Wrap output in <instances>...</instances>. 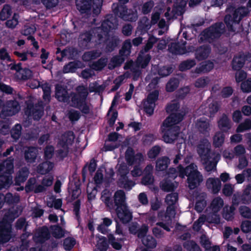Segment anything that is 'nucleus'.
<instances>
[{"mask_svg":"<svg viewBox=\"0 0 251 251\" xmlns=\"http://www.w3.org/2000/svg\"><path fill=\"white\" fill-rule=\"evenodd\" d=\"M214 67L213 64L212 62H202L201 64V66L197 68L196 69V71L198 73H200L201 72H209L211 69H213Z\"/></svg>","mask_w":251,"mask_h":251,"instance_id":"nucleus-48","label":"nucleus"},{"mask_svg":"<svg viewBox=\"0 0 251 251\" xmlns=\"http://www.w3.org/2000/svg\"><path fill=\"white\" fill-rule=\"evenodd\" d=\"M178 185L177 182H172L170 180H165L162 182V189L167 192L173 191Z\"/></svg>","mask_w":251,"mask_h":251,"instance_id":"nucleus-46","label":"nucleus"},{"mask_svg":"<svg viewBox=\"0 0 251 251\" xmlns=\"http://www.w3.org/2000/svg\"><path fill=\"white\" fill-rule=\"evenodd\" d=\"M178 85V81L177 79H171L166 85V90L168 92L174 91Z\"/></svg>","mask_w":251,"mask_h":251,"instance_id":"nucleus-64","label":"nucleus"},{"mask_svg":"<svg viewBox=\"0 0 251 251\" xmlns=\"http://www.w3.org/2000/svg\"><path fill=\"white\" fill-rule=\"evenodd\" d=\"M246 56L244 54H240L236 56L232 61V69L234 70H240L244 66Z\"/></svg>","mask_w":251,"mask_h":251,"instance_id":"nucleus-31","label":"nucleus"},{"mask_svg":"<svg viewBox=\"0 0 251 251\" xmlns=\"http://www.w3.org/2000/svg\"><path fill=\"white\" fill-rule=\"evenodd\" d=\"M224 204V202L223 200L221 198L217 197L213 199L212 201L210 209L213 213L215 214L221 209Z\"/></svg>","mask_w":251,"mask_h":251,"instance_id":"nucleus-33","label":"nucleus"},{"mask_svg":"<svg viewBox=\"0 0 251 251\" xmlns=\"http://www.w3.org/2000/svg\"><path fill=\"white\" fill-rule=\"evenodd\" d=\"M140 65L138 62L134 63L132 61H128L124 66L125 69H130L134 75V77L138 76L140 75L139 66Z\"/></svg>","mask_w":251,"mask_h":251,"instance_id":"nucleus-38","label":"nucleus"},{"mask_svg":"<svg viewBox=\"0 0 251 251\" xmlns=\"http://www.w3.org/2000/svg\"><path fill=\"white\" fill-rule=\"evenodd\" d=\"M12 14V10L10 6L8 5H4L0 13V19L2 21L8 18Z\"/></svg>","mask_w":251,"mask_h":251,"instance_id":"nucleus-52","label":"nucleus"},{"mask_svg":"<svg viewBox=\"0 0 251 251\" xmlns=\"http://www.w3.org/2000/svg\"><path fill=\"white\" fill-rule=\"evenodd\" d=\"M129 76L130 74L129 72H127L123 75H120L119 77H118L115 80L114 82L115 83V86L112 89V90L115 91L117 89H118L120 86V85L122 84V83L123 82L124 80L126 78L129 77Z\"/></svg>","mask_w":251,"mask_h":251,"instance_id":"nucleus-61","label":"nucleus"},{"mask_svg":"<svg viewBox=\"0 0 251 251\" xmlns=\"http://www.w3.org/2000/svg\"><path fill=\"white\" fill-rule=\"evenodd\" d=\"M225 26L223 23H218L204 30L200 35L201 40H206L209 42L218 38L224 33Z\"/></svg>","mask_w":251,"mask_h":251,"instance_id":"nucleus-6","label":"nucleus"},{"mask_svg":"<svg viewBox=\"0 0 251 251\" xmlns=\"http://www.w3.org/2000/svg\"><path fill=\"white\" fill-rule=\"evenodd\" d=\"M196 126L201 132L204 134L208 132L210 130L209 122L205 118H201L198 119L196 123Z\"/></svg>","mask_w":251,"mask_h":251,"instance_id":"nucleus-27","label":"nucleus"},{"mask_svg":"<svg viewBox=\"0 0 251 251\" xmlns=\"http://www.w3.org/2000/svg\"><path fill=\"white\" fill-rule=\"evenodd\" d=\"M21 107L16 100H9L6 102V109H3L0 113V117L6 119L7 117L12 116L19 112Z\"/></svg>","mask_w":251,"mask_h":251,"instance_id":"nucleus-9","label":"nucleus"},{"mask_svg":"<svg viewBox=\"0 0 251 251\" xmlns=\"http://www.w3.org/2000/svg\"><path fill=\"white\" fill-rule=\"evenodd\" d=\"M206 186L213 193L216 194L221 189V182L218 178L210 177L206 180Z\"/></svg>","mask_w":251,"mask_h":251,"instance_id":"nucleus-20","label":"nucleus"},{"mask_svg":"<svg viewBox=\"0 0 251 251\" xmlns=\"http://www.w3.org/2000/svg\"><path fill=\"white\" fill-rule=\"evenodd\" d=\"M229 14L225 18V22L229 31L238 32L242 30L240 22L242 18L247 16L249 10L245 7L237 8H230L227 9Z\"/></svg>","mask_w":251,"mask_h":251,"instance_id":"nucleus-3","label":"nucleus"},{"mask_svg":"<svg viewBox=\"0 0 251 251\" xmlns=\"http://www.w3.org/2000/svg\"><path fill=\"white\" fill-rule=\"evenodd\" d=\"M9 66L10 67V69L15 70L17 71L16 75L20 79H27L30 78L32 75L31 71L27 68H22L21 63L17 65L11 64Z\"/></svg>","mask_w":251,"mask_h":251,"instance_id":"nucleus-17","label":"nucleus"},{"mask_svg":"<svg viewBox=\"0 0 251 251\" xmlns=\"http://www.w3.org/2000/svg\"><path fill=\"white\" fill-rule=\"evenodd\" d=\"M218 126L221 130L226 131L231 128V123L228 117L223 115L218 121Z\"/></svg>","mask_w":251,"mask_h":251,"instance_id":"nucleus-34","label":"nucleus"},{"mask_svg":"<svg viewBox=\"0 0 251 251\" xmlns=\"http://www.w3.org/2000/svg\"><path fill=\"white\" fill-rule=\"evenodd\" d=\"M88 94L86 87L79 86L76 88V93L72 98L73 106L79 108L83 113L89 112V106L86 103V99Z\"/></svg>","mask_w":251,"mask_h":251,"instance_id":"nucleus-5","label":"nucleus"},{"mask_svg":"<svg viewBox=\"0 0 251 251\" xmlns=\"http://www.w3.org/2000/svg\"><path fill=\"white\" fill-rule=\"evenodd\" d=\"M221 158V155L218 153L213 152L210 156L206 157L205 159H201L204 166V169L207 172H211L216 169L217 163Z\"/></svg>","mask_w":251,"mask_h":251,"instance_id":"nucleus-12","label":"nucleus"},{"mask_svg":"<svg viewBox=\"0 0 251 251\" xmlns=\"http://www.w3.org/2000/svg\"><path fill=\"white\" fill-rule=\"evenodd\" d=\"M179 105L176 101H173L168 105L166 111L170 114L169 117L173 116L172 120L176 119L178 116H182V120L183 118V114L179 110Z\"/></svg>","mask_w":251,"mask_h":251,"instance_id":"nucleus-21","label":"nucleus"},{"mask_svg":"<svg viewBox=\"0 0 251 251\" xmlns=\"http://www.w3.org/2000/svg\"><path fill=\"white\" fill-rule=\"evenodd\" d=\"M196 65V62L194 60H188L182 62L179 65V69L181 71L191 69Z\"/></svg>","mask_w":251,"mask_h":251,"instance_id":"nucleus-59","label":"nucleus"},{"mask_svg":"<svg viewBox=\"0 0 251 251\" xmlns=\"http://www.w3.org/2000/svg\"><path fill=\"white\" fill-rule=\"evenodd\" d=\"M169 158L166 156H163L157 159L156 163L155 169L157 171H163L165 170L170 163Z\"/></svg>","mask_w":251,"mask_h":251,"instance_id":"nucleus-36","label":"nucleus"},{"mask_svg":"<svg viewBox=\"0 0 251 251\" xmlns=\"http://www.w3.org/2000/svg\"><path fill=\"white\" fill-rule=\"evenodd\" d=\"M25 114L29 117H31L35 120H39L43 114V107L42 104L35 105L32 107H28L25 111Z\"/></svg>","mask_w":251,"mask_h":251,"instance_id":"nucleus-19","label":"nucleus"},{"mask_svg":"<svg viewBox=\"0 0 251 251\" xmlns=\"http://www.w3.org/2000/svg\"><path fill=\"white\" fill-rule=\"evenodd\" d=\"M250 129H251V120L247 119L239 125L237 128L236 131L237 132H242Z\"/></svg>","mask_w":251,"mask_h":251,"instance_id":"nucleus-55","label":"nucleus"},{"mask_svg":"<svg viewBox=\"0 0 251 251\" xmlns=\"http://www.w3.org/2000/svg\"><path fill=\"white\" fill-rule=\"evenodd\" d=\"M173 116L167 117L163 122L161 130L163 133V141L172 144L176 141L179 133V127L176 125L182 121V116H178L176 119L172 120Z\"/></svg>","mask_w":251,"mask_h":251,"instance_id":"nucleus-2","label":"nucleus"},{"mask_svg":"<svg viewBox=\"0 0 251 251\" xmlns=\"http://www.w3.org/2000/svg\"><path fill=\"white\" fill-rule=\"evenodd\" d=\"M56 98L60 101L66 102L69 100V95L66 90L61 86H56Z\"/></svg>","mask_w":251,"mask_h":251,"instance_id":"nucleus-32","label":"nucleus"},{"mask_svg":"<svg viewBox=\"0 0 251 251\" xmlns=\"http://www.w3.org/2000/svg\"><path fill=\"white\" fill-rule=\"evenodd\" d=\"M211 144L207 139H203L199 144L197 151L201 159H205L206 157L210 156Z\"/></svg>","mask_w":251,"mask_h":251,"instance_id":"nucleus-13","label":"nucleus"},{"mask_svg":"<svg viewBox=\"0 0 251 251\" xmlns=\"http://www.w3.org/2000/svg\"><path fill=\"white\" fill-rule=\"evenodd\" d=\"M97 246L100 251H106L108 246L106 238L102 236L100 237L97 241Z\"/></svg>","mask_w":251,"mask_h":251,"instance_id":"nucleus-60","label":"nucleus"},{"mask_svg":"<svg viewBox=\"0 0 251 251\" xmlns=\"http://www.w3.org/2000/svg\"><path fill=\"white\" fill-rule=\"evenodd\" d=\"M206 195L204 193L201 194V199L197 200L196 205L195 209L199 212H201L205 208L206 203L204 200Z\"/></svg>","mask_w":251,"mask_h":251,"instance_id":"nucleus-54","label":"nucleus"},{"mask_svg":"<svg viewBox=\"0 0 251 251\" xmlns=\"http://www.w3.org/2000/svg\"><path fill=\"white\" fill-rule=\"evenodd\" d=\"M210 51L211 49L209 46L201 47L196 50V57L199 60L205 59L209 56Z\"/></svg>","mask_w":251,"mask_h":251,"instance_id":"nucleus-35","label":"nucleus"},{"mask_svg":"<svg viewBox=\"0 0 251 251\" xmlns=\"http://www.w3.org/2000/svg\"><path fill=\"white\" fill-rule=\"evenodd\" d=\"M116 212L118 218L123 223L129 222L132 218V212L126 205L122 207H117Z\"/></svg>","mask_w":251,"mask_h":251,"instance_id":"nucleus-16","label":"nucleus"},{"mask_svg":"<svg viewBox=\"0 0 251 251\" xmlns=\"http://www.w3.org/2000/svg\"><path fill=\"white\" fill-rule=\"evenodd\" d=\"M188 0H175L174 9L171 11V8L168 7L165 13V16L168 20L181 15L184 11V7Z\"/></svg>","mask_w":251,"mask_h":251,"instance_id":"nucleus-8","label":"nucleus"},{"mask_svg":"<svg viewBox=\"0 0 251 251\" xmlns=\"http://www.w3.org/2000/svg\"><path fill=\"white\" fill-rule=\"evenodd\" d=\"M12 220V217H6L0 222V242H6L11 237V225L7 219Z\"/></svg>","mask_w":251,"mask_h":251,"instance_id":"nucleus-11","label":"nucleus"},{"mask_svg":"<svg viewBox=\"0 0 251 251\" xmlns=\"http://www.w3.org/2000/svg\"><path fill=\"white\" fill-rule=\"evenodd\" d=\"M12 183V177L11 175H3L0 176V190L7 188Z\"/></svg>","mask_w":251,"mask_h":251,"instance_id":"nucleus-40","label":"nucleus"},{"mask_svg":"<svg viewBox=\"0 0 251 251\" xmlns=\"http://www.w3.org/2000/svg\"><path fill=\"white\" fill-rule=\"evenodd\" d=\"M104 171V168H100L96 172L94 179L97 184H101L103 180V172Z\"/></svg>","mask_w":251,"mask_h":251,"instance_id":"nucleus-63","label":"nucleus"},{"mask_svg":"<svg viewBox=\"0 0 251 251\" xmlns=\"http://www.w3.org/2000/svg\"><path fill=\"white\" fill-rule=\"evenodd\" d=\"M240 201L244 204H250L251 202V186H248L240 196Z\"/></svg>","mask_w":251,"mask_h":251,"instance_id":"nucleus-39","label":"nucleus"},{"mask_svg":"<svg viewBox=\"0 0 251 251\" xmlns=\"http://www.w3.org/2000/svg\"><path fill=\"white\" fill-rule=\"evenodd\" d=\"M178 200V196L176 193H171L167 195L165 202L168 206H176V204Z\"/></svg>","mask_w":251,"mask_h":251,"instance_id":"nucleus-49","label":"nucleus"},{"mask_svg":"<svg viewBox=\"0 0 251 251\" xmlns=\"http://www.w3.org/2000/svg\"><path fill=\"white\" fill-rule=\"evenodd\" d=\"M107 63V59L106 58H101L98 61L94 62L92 65V69L95 70H100L103 69L106 65Z\"/></svg>","mask_w":251,"mask_h":251,"instance_id":"nucleus-53","label":"nucleus"},{"mask_svg":"<svg viewBox=\"0 0 251 251\" xmlns=\"http://www.w3.org/2000/svg\"><path fill=\"white\" fill-rule=\"evenodd\" d=\"M118 23L115 18L111 17L103 21L101 27L93 28L89 32L80 35L79 45L82 48L92 47L100 44L106 37L108 31L117 28Z\"/></svg>","mask_w":251,"mask_h":251,"instance_id":"nucleus-1","label":"nucleus"},{"mask_svg":"<svg viewBox=\"0 0 251 251\" xmlns=\"http://www.w3.org/2000/svg\"><path fill=\"white\" fill-rule=\"evenodd\" d=\"M119 183L121 187L127 190H130L135 184L134 182L128 179L126 176H123L121 177Z\"/></svg>","mask_w":251,"mask_h":251,"instance_id":"nucleus-41","label":"nucleus"},{"mask_svg":"<svg viewBox=\"0 0 251 251\" xmlns=\"http://www.w3.org/2000/svg\"><path fill=\"white\" fill-rule=\"evenodd\" d=\"M36 28L34 25H25V26L23 30H22V34L24 35L28 36L27 39L31 40V43L33 46L36 49H38L39 46H38L37 42L35 40V39L32 36L30 35L35 32Z\"/></svg>","mask_w":251,"mask_h":251,"instance_id":"nucleus-26","label":"nucleus"},{"mask_svg":"<svg viewBox=\"0 0 251 251\" xmlns=\"http://www.w3.org/2000/svg\"><path fill=\"white\" fill-rule=\"evenodd\" d=\"M100 52L99 51H91L85 52L82 56L83 59L85 61H89L92 59H95L100 56Z\"/></svg>","mask_w":251,"mask_h":251,"instance_id":"nucleus-50","label":"nucleus"},{"mask_svg":"<svg viewBox=\"0 0 251 251\" xmlns=\"http://www.w3.org/2000/svg\"><path fill=\"white\" fill-rule=\"evenodd\" d=\"M120 17L125 21H135L137 19V13L136 10L128 9L126 6L119 8Z\"/></svg>","mask_w":251,"mask_h":251,"instance_id":"nucleus-18","label":"nucleus"},{"mask_svg":"<svg viewBox=\"0 0 251 251\" xmlns=\"http://www.w3.org/2000/svg\"><path fill=\"white\" fill-rule=\"evenodd\" d=\"M75 137L72 131H68L63 134L57 145V152L61 158L65 157L69 151V147L74 141Z\"/></svg>","mask_w":251,"mask_h":251,"instance_id":"nucleus-7","label":"nucleus"},{"mask_svg":"<svg viewBox=\"0 0 251 251\" xmlns=\"http://www.w3.org/2000/svg\"><path fill=\"white\" fill-rule=\"evenodd\" d=\"M176 206H168L167 208L166 215L165 216L164 220L166 221V223L163 222H158L156 223V225L162 227L165 230L169 231L170 230L169 226L170 224L171 223L172 219L175 217L176 215Z\"/></svg>","mask_w":251,"mask_h":251,"instance_id":"nucleus-15","label":"nucleus"},{"mask_svg":"<svg viewBox=\"0 0 251 251\" xmlns=\"http://www.w3.org/2000/svg\"><path fill=\"white\" fill-rule=\"evenodd\" d=\"M115 204L117 207L126 205V196L124 191L120 190L117 191L114 196Z\"/></svg>","mask_w":251,"mask_h":251,"instance_id":"nucleus-29","label":"nucleus"},{"mask_svg":"<svg viewBox=\"0 0 251 251\" xmlns=\"http://www.w3.org/2000/svg\"><path fill=\"white\" fill-rule=\"evenodd\" d=\"M42 88L44 92L43 99L46 103H48L50 99V87L48 84H44Z\"/></svg>","mask_w":251,"mask_h":251,"instance_id":"nucleus-56","label":"nucleus"},{"mask_svg":"<svg viewBox=\"0 0 251 251\" xmlns=\"http://www.w3.org/2000/svg\"><path fill=\"white\" fill-rule=\"evenodd\" d=\"M178 169L179 176L181 177L187 176L188 187L191 189L197 187L203 180L202 175L198 170L197 166L194 163H191L185 169L180 165Z\"/></svg>","mask_w":251,"mask_h":251,"instance_id":"nucleus-4","label":"nucleus"},{"mask_svg":"<svg viewBox=\"0 0 251 251\" xmlns=\"http://www.w3.org/2000/svg\"><path fill=\"white\" fill-rule=\"evenodd\" d=\"M208 105H202L199 109V112H201L202 114L209 115L212 116L219 110V105L216 101L209 99L207 101Z\"/></svg>","mask_w":251,"mask_h":251,"instance_id":"nucleus-14","label":"nucleus"},{"mask_svg":"<svg viewBox=\"0 0 251 251\" xmlns=\"http://www.w3.org/2000/svg\"><path fill=\"white\" fill-rule=\"evenodd\" d=\"M54 168V164L50 161H45L37 167V171L42 175L50 173Z\"/></svg>","mask_w":251,"mask_h":251,"instance_id":"nucleus-30","label":"nucleus"},{"mask_svg":"<svg viewBox=\"0 0 251 251\" xmlns=\"http://www.w3.org/2000/svg\"><path fill=\"white\" fill-rule=\"evenodd\" d=\"M125 57L121 56H115L112 57L108 64V68L113 69L116 67L120 66L124 61Z\"/></svg>","mask_w":251,"mask_h":251,"instance_id":"nucleus-43","label":"nucleus"},{"mask_svg":"<svg viewBox=\"0 0 251 251\" xmlns=\"http://www.w3.org/2000/svg\"><path fill=\"white\" fill-rule=\"evenodd\" d=\"M25 159L27 163H33L38 155V151L34 147L28 148L25 151Z\"/></svg>","mask_w":251,"mask_h":251,"instance_id":"nucleus-24","label":"nucleus"},{"mask_svg":"<svg viewBox=\"0 0 251 251\" xmlns=\"http://www.w3.org/2000/svg\"><path fill=\"white\" fill-rule=\"evenodd\" d=\"M13 159L9 158L0 163V172L6 175H11L13 173Z\"/></svg>","mask_w":251,"mask_h":251,"instance_id":"nucleus-25","label":"nucleus"},{"mask_svg":"<svg viewBox=\"0 0 251 251\" xmlns=\"http://www.w3.org/2000/svg\"><path fill=\"white\" fill-rule=\"evenodd\" d=\"M224 134L222 132L218 131L213 137V144L215 147H220L224 143Z\"/></svg>","mask_w":251,"mask_h":251,"instance_id":"nucleus-44","label":"nucleus"},{"mask_svg":"<svg viewBox=\"0 0 251 251\" xmlns=\"http://www.w3.org/2000/svg\"><path fill=\"white\" fill-rule=\"evenodd\" d=\"M151 25V24L147 17H143L140 20L139 24V28L144 31H146L149 29Z\"/></svg>","mask_w":251,"mask_h":251,"instance_id":"nucleus-51","label":"nucleus"},{"mask_svg":"<svg viewBox=\"0 0 251 251\" xmlns=\"http://www.w3.org/2000/svg\"><path fill=\"white\" fill-rule=\"evenodd\" d=\"M51 233L56 238H60L64 235L63 230L58 226H54L51 227Z\"/></svg>","mask_w":251,"mask_h":251,"instance_id":"nucleus-58","label":"nucleus"},{"mask_svg":"<svg viewBox=\"0 0 251 251\" xmlns=\"http://www.w3.org/2000/svg\"><path fill=\"white\" fill-rule=\"evenodd\" d=\"M29 175V171L26 168H24L19 170L17 173L15 181L16 184L20 185L21 183H23L25 181Z\"/></svg>","mask_w":251,"mask_h":251,"instance_id":"nucleus-37","label":"nucleus"},{"mask_svg":"<svg viewBox=\"0 0 251 251\" xmlns=\"http://www.w3.org/2000/svg\"><path fill=\"white\" fill-rule=\"evenodd\" d=\"M76 5L77 9L81 13H91V0H76Z\"/></svg>","mask_w":251,"mask_h":251,"instance_id":"nucleus-23","label":"nucleus"},{"mask_svg":"<svg viewBox=\"0 0 251 251\" xmlns=\"http://www.w3.org/2000/svg\"><path fill=\"white\" fill-rule=\"evenodd\" d=\"M143 244L148 248L153 249L156 247L157 242L156 240L151 235L143 237L142 239Z\"/></svg>","mask_w":251,"mask_h":251,"instance_id":"nucleus-42","label":"nucleus"},{"mask_svg":"<svg viewBox=\"0 0 251 251\" xmlns=\"http://www.w3.org/2000/svg\"><path fill=\"white\" fill-rule=\"evenodd\" d=\"M50 234L47 227H43L37 230L35 233L33 239L36 242L42 243L49 239Z\"/></svg>","mask_w":251,"mask_h":251,"instance_id":"nucleus-28","label":"nucleus"},{"mask_svg":"<svg viewBox=\"0 0 251 251\" xmlns=\"http://www.w3.org/2000/svg\"><path fill=\"white\" fill-rule=\"evenodd\" d=\"M53 176L51 175L46 176L43 178L41 184L37 185L35 193L42 192L47 189V188L50 186L53 183Z\"/></svg>","mask_w":251,"mask_h":251,"instance_id":"nucleus-22","label":"nucleus"},{"mask_svg":"<svg viewBox=\"0 0 251 251\" xmlns=\"http://www.w3.org/2000/svg\"><path fill=\"white\" fill-rule=\"evenodd\" d=\"M235 208L232 206H226L224 209L223 217L227 221L232 220L234 218Z\"/></svg>","mask_w":251,"mask_h":251,"instance_id":"nucleus-45","label":"nucleus"},{"mask_svg":"<svg viewBox=\"0 0 251 251\" xmlns=\"http://www.w3.org/2000/svg\"><path fill=\"white\" fill-rule=\"evenodd\" d=\"M131 47V42L129 40H126L124 42L122 49L120 51V54L123 57L127 56L130 53V49Z\"/></svg>","mask_w":251,"mask_h":251,"instance_id":"nucleus-47","label":"nucleus"},{"mask_svg":"<svg viewBox=\"0 0 251 251\" xmlns=\"http://www.w3.org/2000/svg\"><path fill=\"white\" fill-rule=\"evenodd\" d=\"M240 215L245 218H251V209L245 205L241 206L239 208Z\"/></svg>","mask_w":251,"mask_h":251,"instance_id":"nucleus-62","label":"nucleus"},{"mask_svg":"<svg viewBox=\"0 0 251 251\" xmlns=\"http://www.w3.org/2000/svg\"><path fill=\"white\" fill-rule=\"evenodd\" d=\"M183 246L188 251H201L200 247L193 241L185 242Z\"/></svg>","mask_w":251,"mask_h":251,"instance_id":"nucleus-57","label":"nucleus"},{"mask_svg":"<svg viewBox=\"0 0 251 251\" xmlns=\"http://www.w3.org/2000/svg\"><path fill=\"white\" fill-rule=\"evenodd\" d=\"M158 92L155 90L149 94L146 100L143 102L144 110L149 115L153 113L155 102L158 99Z\"/></svg>","mask_w":251,"mask_h":251,"instance_id":"nucleus-10","label":"nucleus"}]
</instances>
